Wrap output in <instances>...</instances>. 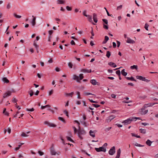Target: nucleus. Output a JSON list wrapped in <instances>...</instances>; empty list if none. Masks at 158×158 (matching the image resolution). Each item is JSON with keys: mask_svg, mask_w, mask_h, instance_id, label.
I'll list each match as a JSON object with an SVG mask.
<instances>
[{"mask_svg": "<svg viewBox=\"0 0 158 158\" xmlns=\"http://www.w3.org/2000/svg\"><path fill=\"white\" fill-rule=\"evenodd\" d=\"M2 81L4 83H8L9 82V80L6 77H4L2 78Z\"/></svg>", "mask_w": 158, "mask_h": 158, "instance_id": "nucleus-20", "label": "nucleus"}, {"mask_svg": "<svg viewBox=\"0 0 158 158\" xmlns=\"http://www.w3.org/2000/svg\"><path fill=\"white\" fill-rule=\"evenodd\" d=\"M26 111H33L34 110V108H32L31 109H26Z\"/></svg>", "mask_w": 158, "mask_h": 158, "instance_id": "nucleus-39", "label": "nucleus"}, {"mask_svg": "<svg viewBox=\"0 0 158 158\" xmlns=\"http://www.w3.org/2000/svg\"><path fill=\"white\" fill-rule=\"evenodd\" d=\"M148 26H149V25L147 23H146L145 24V26H144V28L146 30H147V31L148 30Z\"/></svg>", "mask_w": 158, "mask_h": 158, "instance_id": "nucleus-41", "label": "nucleus"}, {"mask_svg": "<svg viewBox=\"0 0 158 158\" xmlns=\"http://www.w3.org/2000/svg\"><path fill=\"white\" fill-rule=\"evenodd\" d=\"M84 94H85L86 95H93V94H92L91 93H87V92H85V93H84Z\"/></svg>", "mask_w": 158, "mask_h": 158, "instance_id": "nucleus-50", "label": "nucleus"}, {"mask_svg": "<svg viewBox=\"0 0 158 158\" xmlns=\"http://www.w3.org/2000/svg\"><path fill=\"white\" fill-rule=\"evenodd\" d=\"M12 101L14 103H16V104H17L16 103L17 100V99L15 98H13L12 99Z\"/></svg>", "mask_w": 158, "mask_h": 158, "instance_id": "nucleus-43", "label": "nucleus"}, {"mask_svg": "<svg viewBox=\"0 0 158 158\" xmlns=\"http://www.w3.org/2000/svg\"><path fill=\"white\" fill-rule=\"evenodd\" d=\"M126 42L127 43L132 44H134L135 42V41L134 40H131V39H130L128 37L127 38V40L126 41Z\"/></svg>", "mask_w": 158, "mask_h": 158, "instance_id": "nucleus-13", "label": "nucleus"}, {"mask_svg": "<svg viewBox=\"0 0 158 158\" xmlns=\"http://www.w3.org/2000/svg\"><path fill=\"white\" fill-rule=\"evenodd\" d=\"M13 15L15 16V17L16 18L19 19L20 18L22 17V16L21 15H17L15 13H14L13 14Z\"/></svg>", "mask_w": 158, "mask_h": 158, "instance_id": "nucleus-35", "label": "nucleus"}, {"mask_svg": "<svg viewBox=\"0 0 158 158\" xmlns=\"http://www.w3.org/2000/svg\"><path fill=\"white\" fill-rule=\"evenodd\" d=\"M122 5H120L119 6H118L117 7V10H121L122 9Z\"/></svg>", "mask_w": 158, "mask_h": 158, "instance_id": "nucleus-48", "label": "nucleus"}, {"mask_svg": "<svg viewBox=\"0 0 158 158\" xmlns=\"http://www.w3.org/2000/svg\"><path fill=\"white\" fill-rule=\"evenodd\" d=\"M116 42L117 44V47L118 48L120 45V42L118 40L116 41Z\"/></svg>", "mask_w": 158, "mask_h": 158, "instance_id": "nucleus-56", "label": "nucleus"}, {"mask_svg": "<svg viewBox=\"0 0 158 158\" xmlns=\"http://www.w3.org/2000/svg\"><path fill=\"white\" fill-rule=\"evenodd\" d=\"M60 153V152H56L53 149H52L51 150V154L52 155H55L56 154L59 155Z\"/></svg>", "mask_w": 158, "mask_h": 158, "instance_id": "nucleus-11", "label": "nucleus"}, {"mask_svg": "<svg viewBox=\"0 0 158 158\" xmlns=\"http://www.w3.org/2000/svg\"><path fill=\"white\" fill-rule=\"evenodd\" d=\"M65 3L64 0H57V4H64Z\"/></svg>", "mask_w": 158, "mask_h": 158, "instance_id": "nucleus-15", "label": "nucleus"}, {"mask_svg": "<svg viewBox=\"0 0 158 158\" xmlns=\"http://www.w3.org/2000/svg\"><path fill=\"white\" fill-rule=\"evenodd\" d=\"M77 98L78 99H81V98L80 97V92L78 91L77 92Z\"/></svg>", "mask_w": 158, "mask_h": 158, "instance_id": "nucleus-38", "label": "nucleus"}, {"mask_svg": "<svg viewBox=\"0 0 158 158\" xmlns=\"http://www.w3.org/2000/svg\"><path fill=\"white\" fill-rule=\"evenodd\" d=\"M107 145V143H105L102 147H99V152H106V147Z\"/></svg>", "mask_w": 158, "mask_h": 158, "instance_id": "nucleus-2", "label": "nucleus"}, {"mask_svg": "<svg viewBox=\"0 0 158 158\" xmlns=\"http://www.w3.org/2000/svg\"><path fill=\"white\" fill-rule=\"evenodd\" d=\"M44 123L50 127H56V124L47 121H45L44 122Z\"/></svg>", "mask_w": 158, "mask_h": 158, "instance_id": "nucleus-4", "label": "nucleus"}, {"mask_svg": "<svg viewBox=\"0 0 158 158\" xmlns=\"http://www.w3.org/2000/svg\"><path fill=\"white\" fill-rule=\"evenodd\" d=\"M55 20L56 22H57V23H58V22H60V19L59 18H56L55 19Z\"/></svg>", "mask_w": 158, "mask_h": 158, "instance_id": "nucleus-64", "label": "nucleus"}, {"mask_svg": "<svg viewBox=\"0 0 158 158\" xmlns=\"http://www.w3.org/2000/svg\"><path fill=\"white\" fill-rule=\"evenodd\" d=\"M81 71L83 73H91L92 71L91 69H82L81 70Z\"/></svg>", "mask_w": 158, "mask_h": 158, "instance_id": "nucleus-16", "label": "nucleus"}, {"mask_svg": "<svg viewBox=\"0 0 158 158\" xmlns=\"http://www.w3.org/2000/svg\"><path fill=\"white\" fill-rule=\"evenodd\" d=\"M108 64L111 67H113V68H115L117 67L116 64L115 63L112 62H110L108 63Z\"/></svg>", "mask_w": 158, "mask_h": 158, "instance_id": "nucleus-14", "label": "nucleus"}, {"mask_svg": "<svg viewBox=\"0 0 158 158\" xmlns=\"http://www.w3.org/2000/svg\"><path fill=\"white\" fill-rule=\"evenodd\" d=\"M115 117V116L111 115L106 120L107 123L110 122Z\"/></svg>", "mask_w": 158, "mask_h": 158, "instance_id": "nucleus-9", "label": "nucleus"}, {"mask_svg": "<svg viewBox=\"0 0 158 158\" xmlns=\"http://www.w3.org/2000/svg\"><path fill=\"white\" fill-rule=\"evenodd\" d=\"M102 20L103 22V27L105 29L107 30L108 29V27L107 25L108 22V20L104 19H102Z\"/></svg>", "mask_w": 158, "mask_h": 158, "instance_id": "nucleus-3", "label": "nucleus"}, {"mask_svg": "<svg viewBox=\"0 0 158 158\" xmlns=\"http://www.w3.org/2000/svg\"><path fill=\"white\" fill-rule=\"evenodd\" d=\"M152 142L149 139H148L146 142V143L148 146H151Z\"/></svg>", "mask_w": 158, "mask_h": 158, "instance_id": "nucleus-22", "label": "nucleus"}, {"mask_svg": "<svg viewBox=\"0 0 158 158\" xmlns=\"http://www.w3.org/2000/svg\"><path fill=\"white\" fill-rule=\"evenodd\" d=\"M131 134L132 136L135 137L137 138H140V135H136L134 133H131Z\"/></svg>", "mask_w": 158, "mask_h": 158, "instance_id": "nucleus-33", "label": "nucleus"}, {"mask_svg": "<svg viewBox=\"0 0 158 158\" xmlns=\"http://www.w3.org/2000/svg\"><path fill=\"white\" fill-rule=\"evenodd\" d=\"M53 33V31L52 30H49L48 31V33L49 36H50Z\"/></svg>", "mask_w": 158, "mask_h": 158, "instance_id": "nucleus-54", "label": "nucleus"}, {"mask_svg": "<svg viewBox=\"0 0 158 158\" xmlns=\"http://www.w3.org/2000/svg\"><path fill=\"white\" fill-rule=\"evenodd\" d=\"M112 44H113V47L114 48H115L116 47V44L115 42H113L112 43Z\"/></svg>", "mask_w": 158, "mask_h": 158, "instance_id": "nucleus-60", "label": "nucleus"}, {"mask_svg": "<svg viewBox=\"0 0 158 158\" xmlns=\"http://www.w3.org/2000/svg\"><path fill=\"white\" fill-rule=\"evenodd\" d=\"M90 135L92 136V137H95V134L94 133V132L92 130H90L89 132Z\"/></svg>", "mask_w": 158, "mask_h": 158, "instance_id": "nucleus-30", "label": "nucleus"}, {"mask_svg": "<svg viewBox=\"0 0 158 158\" xmlns=\"http://www.w3.org/2000/svg\"><path fill=\"white\" fill-rule=\"evenodd\" d=\"M115 152V146H113L110 149L108 153L110 155H113Z\"/></svg>", "mask_w": 158, "mask_h": 158, "instance_id": "nucleus-6", "label": "nucleus"}, {"mask_svg": "<svg viewBox=\"0 0 158 158\" xmlns=\"http://www.w3.org/2000/svg\"><path fill=\"white\" fill-rule=\"evenodd\" d=\"M110 55H111L110 52L109 51H107L106 52V57L108 58H109Z\"/></svg>", "mask_w": 158, "mask_h": 158, "instance_id": "nucleus-31", "label": "nucleus"}, {"mask_svg": "<svg viewBox=\"0 0 158 158\" xmlns=\"http://www.w3.org/2000/svg\"><path fill=\"white\" fill-rule=\"evenodd\" d=\"M143 77H144L140 76H136V78L137 79L142 81L143 80Z\"/></svg>", "mask_w": 158, "mask_h": 158, "instance_id": "nucleus-29", "label": "nucleus"}, {"mask_svg": "<svg viewBox=\"0 0 158 158\" xmlns=\"http://www.w3.org/2000/svg\"><path fill=\"white\" fill-rule=\"evenodd\" d=\"M74 93L73 92H72L70 93H65L64 95H66V96H71V97H72V95Z\"/></svg>", "mask_w": 158, "mask_h": 158, "instance_id": "nucleus-23", "label": "nucleus"}, {"mask_svg": "<svg viewBox=\"0 0 158 158\" xmlns=\"http://www.w3.org/2000/svg\"><path fill=\"white\" fill-rule=\"evenodd\" d=\"M11 92L10 91H8L3 94V98H6L11 95Z\"/></svg>", "mask_w": 158, "mask_h": 158, "instance_id": "nucleus-8", "label": "nucleus"}, {"mask_svg": "<svg viewBox=\"0 0 158 158\" xmlns=\"http://www.w3.org/2000/svg\"><path fill=\"white\" fill-rule=\"evenodd\" d=\"M33 45L35 46V47L36 48L37 52H38V50L39 49V46L37 44H36L35 42V41H34Z\"/></svg>", "mask_w": 158, "mask_h": 158, "instance_id": "nucleus-21", "label": "nucleus"}, {"mask_svg": "<svg viewBox=\"0 0 158 158\" xmlns=\"http://www.w3.org/2000/svg\"><path fill=\"white\" fill-rule=\"evenodd\" d=\"M116 73L118 76H120L121 75V72L119 70L116 71Z\"/></svg>", "mask_w": 158, "mask_h": 158, "instance_id": "nucleus-44", "label": "nucleus"}, {"mask_svg": "<svg viewBox=\"0 0 158 158\" xmlns=\"http://www.w3.org/2000/svg\"><path fill=\"white\" fill-rule=\"evenodd\" d=\"M121 151L120 148H119L117 151V155H120Z\"/></svg>", "mask_w": 158, "mask_h": 158, "instance_id": "nucleus-40", "label": "nucleus"}, {"mask_svg": "<svg viewBox=\"0 0 158 158\" xmlns=\"http://www.w3.org/2000/svg\"><path fill=\"white\" fill-rule=\"evenodd\" d=\"M157 103H151L144 104L143 107L142 108V110H145V109L148 107L152 106L154 104H157Z\"/></svg>", "mask_w": 158, "mask_h": 158, "instance_id": "nucleus-5", "label": "nucleus"}, {"mask_svg": "<svg viewBox=\"0 0 158 158\" xmlns=\"http://www.w3.org/2000/svg\"><path fill=\"white\" fill-rule=\"evenodd\" d=\"M67 139L71 142H73V140L69 137H67Z\"/></svg>", "mask_w": 158, "mask_h": 158, "instance_id": "nucleus-52", "label": "nucleus"}, {"mask_svg": "<svg viewBox=\"0 0 158 158\" xmlns=\"http://www.w3.org/2000/svg\"><path fill=\"white\" fill-rule=\"evenodd\" d=\"M78 137L80 139H83V138L81 136V135H84L85 134V131L83 129H81L79 128L78 130Z\"/></svg>", "mask_w": 158, "mask_h": 158, "instance_id": "nucleus-1", "label": "nucleus"}, {"mask_svg": "<svg viewBox=\"0 0 158 158\" xmlns=\"http://www.w3.org/2000/svg\"><path fill=\"white\" fill-rule=\"evenodd\" d=\"M111 97L114 98H115L116 97V95L114 94H112L111 95Z\"/></svg>", "mask_w": 158, "mask_h": 158, "instance_id": "nucleus-57", "label": "nucleus"}, {"mask_svg": "<svg viewBox=\"0 0 158 158\" xmlns=\"http://www.w3.org/2000/svg\"><path fill=\"white\" fill-rule=\"evenodd\" d=\"M115 125L117 126L118 127H121L123 126L122 125L118 123L115 124Z\"/></svg>", "mask_w": 158, "mask_h": 158, "instance_id": "nucleus-59", "label": "nucleus"}, {"mask_svg": "<svg viewBox=\"0 0 158 158\" xmlns=\"http://www.w3.org/2000/svg\"><path fill=\"white\" fill-rule=\"evenodd\" d=\"M63 113L65 114L68 117H69V115H68V112L66 110H64L63 111Z\"/></svg>", "mask_w": 158, "mask_h": 158, "instance_id": "nucleus-45", "label": "nucleus"}, {"mask_svg": "<svg viewBox=\"0 0 158 158\" xmlns=\"http://www.w3.org/2000/svg\"><path fill=\"white\" fill-rule=\"evenodd\" d=\"M32 17H33V19L32 20L31 23L32 26H34L36 24V17L34 16L33 15L32 16Z\"/></svg>", "mask_w": 158, "mask_h": 158, "instance_id": "nucleus-10", "label": "nucleus"}, {"mask_svg": "<svg viewBox=\"0 0 158 158\" xmlns=\"http://www.w3.org/2000/svg\"><path fill=\"white\" fill-rule=\"evenodd\" d=\"M125 78L128 80H130L131 81H133L136 82V80L134 79V77L131 76V77H125Z\"/></svg>", "mask_w": 158, "mask_h": 158, "instance_id": "nucleus-17", "label": "nucleus"}, {"mask_svg": "<svg viewBox=\"0 0 158 158\" xmlns=\"http://www.w3.org/2000/svg\"><path fill=\"white\" fill-rule=\"evenodd\" d=\"M134 120L132 118L131 119L130 118H128L127 119L123 121L122 123H124L125 125H127L131 123V121Z\"/></svg>", "mask_w": 158, "mask_h": 158, "instance_id": "nucleus-7", "label": "nucleus"}, {"mask_svg": "<svg viewBox=\"0 0 158 158\" xmlns=\"http://www.w3.org/2000/svg\"><path fill=\"white\" fill-rule=\"evenodd\" d=\"M93 19L95 23H96L97 22L98 19L97 17V15L95 13H94L93 15Z\"/></svg>", "mask_w": 158, "mask_h": 158, "instance_id": "nucleus-18", "label": "nucleus"}, {"mask_svg": "<svg viewBox=\"0 0 158 158\" xmlns=\"http://www.w3.org/2000/svg\"><path fill=\"white\" fill-rule=\"evenodd\" d=\"M86 12L85 10L83 11V15L85 17L87 16L88 15L86 14Z\"/></svg>", "mask_w": 158, "mask_h": 158, "instance_id": "nucleus-55", "label": "nucleus"}, {"mask_svg": "<svg viewBox=\"0 0 158 158\" xmlns=\"http://www.w3.org/2000/svg\"><path fill=\"white\" fill-rule=\"evenodd\" d=\"M10 3H8L6 6V9H9L10 8Z\"/></svg>", "mask_w": 158, "mask_h": 158, "instance_id": "nucleus-42", "label": "nucleus"}, {"mask_svg": "<svg viewBox=\"0 0 158 158\" xmlns=\"http://www.w3.org/2000/svg\"><path fill=\"white\" fill-rule=\"evenodd\" d=\"M141 124L142 125H143L145 126L148 125H149L148 123H141Z\"/></svg>", "mask_w": 158, "mask_h": 158, "instance_id": "nucleus-58", "label": "nucleus"}, {"mask_svg": "<svg viewBox=\"0 0 158 158\" xmlns=\"http://www.w3.org/2000/svg\"><path fill=\"white\" fill-rule=\"evenodd\" d=\"M53 93V90H51L49 92V95H51V94H52Z\"/></svg>", "mask_w": 158, "mask_h": 158, "instance_id": "nucleus-63", "label": "nucleus"}, {"mask_svg": "<svg viewBox=\"0 0 158 158\" xmlns=\"http://www.w3.org/2000/svg\"><path fill=\"white\" fill-rule=\"evenodd\" d=\"M133 144H134L135 146L137 147H143L144 146V145H142L138 143H135V144L133 143Z\"/></svg>", "mask_w": 158, "mask_h": 158, "instance_id": "nucleus-34", "label": "nucleus"}, {"mask_svg": "<svg viewBox=\"0 0 158 158\" xmlns=\"http://www.w3.org/2000/svg\"><path fill=\"white\" fill-rule=\"evenodd\" d=\"M139 131L141 133L145 134L146 133V130L145 129L140 128L139 129Z\"/></svg>", "mask_w": 158, "mask_h": 158, "instance_id": "nucleus-28", "label": "nucleus"}, {"mask_svg": "<svg viewBox=\"0 0 158 158\" xmlns=\"http://www.w3.org/2000/svg\"><path fill=\"white\" fill-rule=\"evenodd\" d=\"M38 153L39 154V155L40 156H42L44 154V153L43 152L40 151H38Z\"/></svg>", "mask_w": 158, "mask_h": 158, "instance_id": "nucleus-47", "label": "nucleus"}, {"mask_svg": "<svg viewBox=\"0 0 158 158\" xmlns=\"http://www.w3.org/2000/svg\"><path fill=\"white\" fill-rule=\"evenodd\" d=\"M21 136L22 137H27L28 136V135H27L25 133H23L21 135Z\"/></svg>", "mask_w": 158, "mask_h": 158, "instance_id": "nucleus-46", "label": "nucleus"}, {"mask_svg": "<svg viewBox=\"0 0 158 158\" xmlns=\"http://www.w3.org/2000/svg\"><path fill=\"white\" fill-rule=\"evenodd\" d=\"M142 110L141 114L143 115H144L147 114L148 112V110H142V108L141 109Z\"/></svg>", "mask_w": 158, "mask_h": 158, "instance_id": "nucleus-27", "label": "nucleus"}, {"mask_svg": "<svg viewBox=\"0 0 158 158\" xmlns=\"http://www.w3.org/2000/svg\"><path fill=\"white\" fill-rule=\"evenodd\" d=\"M86 17H87L88 21L91 23H93L92 16L88 15Z\"/></svg>", "mask_w": 158, "mask_h": 158, "instance_id": "nucleus-19", "label": "nucleus"}, {"mask_svg": "<svg viewBox=\"0 0 158 158\" xmlns=\"http://www.w3.org/2000/svg\"><path fill=\"white\" fill-rule=\"evenodd\" d=\"M30 95V96H32L33 94V91L31 90L30 91L29 93Z\"/></svg>", "mask_w": 158, "mask_h": 158, "instance_id": "nucleus-61", "label": "nucleus"}, {"mask_svg": "<svg viewBox=\"0 0 158 158\" xmlns=\"http://www.w3.org/2000/svg\"><path fill=\"white\" fill-rule=\"evenodd\" d=\"M109 39V37L107 36H105V39L104 40H105V41H107Z\"/></svg>", "mask_w": 158, "mask_h": 158, "instance_id": "nucleus-53", "label": "nucleus"}, {"mask_svg": "<svg viewBox=\"0 0 158 158\" xmlns=\"http://www.w3.org/2000/svg\"><path fill=\"white\" fill-rule=\"evenodd\" d=\"M121 73L122 75L125 77L127 74V73L125 71V69H123L121 71Z\"/></svg>", "mask_w": 158, "mask_h": 158, "instance_id": "nucleus-24", "label": "nucleus"}, {"mask_svg": "<svg viewBox=\"0 0 158 158\" xmlns=\"http://www.w3.org/2000/svg\"><path fill=\"white\" fill-rule=\"evenodd\" d=\"M107 71H108V72L110 73H111L113 72V70H111L110 69H108Z\"/></svg>", "mask_w": 158, "mask_h": 158, "instance_id": "nucleus-62", "label": "nucleus"}, {"mask_svg": "<svg viewBox=\"0 0 158 158\" xmlns=\"http://www.w3.org/2000/svg\"><path fill=\"white\" fill-rule=\"evenodd\" d=\"M66 8L68 10L70 11L72 10V8L71 7H69L68 6H66Z\"/></svg>", "mask_w": 158, "mask_h": 158, "instance_id": "nucleus-51", "label": "nucleus"}, {"mask_svg": "<svg viewBox=\"0 0 158 158\" xmlns=\"http://www.w3.org/2000/svg\"><path fill=\"white\" fill-rule=\"evenodd\" d=\"M78 77L79 81H80L82 80L84 77L83 74L82 73L80 74Z\"/></svg>", "mask_w": 158, "mask_h": 158, "instance_id": "nucleus-32", "label": "nucleus"}, {"mask_svg": "<svg viewBox=\"0 0 158 158\" xmlns=\"http://www.w3.org/2000/svg\"><path fill=\"white\" fill-rule=\"evenodd\" d=\"M58 119L59 120L65 123V121L63 118L61 117H59L58 118Z\"/></svg>", "mask_w": 158, "mask_h": 158, "instance_id": "nucleus-36", "label": "nucleus"}, {"mask_svg": "<svg viewBox=\"0 0 158 158\" xmlns=\"http://www.w3.org/2000/svg\"><path fill=\"white\" fill-rule=\"evenodd\" d=\"M73 80H76V81L77 82L80 83V81H79V77L78 76H77V75H74L73 76Z\"/></svg>", "mask_w": 158, "mask_h": 158, "instance_id": "nucleus-12", "label": "nucleus"}, {"mask_svg": "<svg viewBox=\"0 0 158 158\" xmlns=\"http://www.w3.org/2000/svg\"><path fill=\"white\" fill-rule=\"evenodd\" d=\"M90 82L94 85H96L97 83V81L95 80H91Z\"/></svg>", "mask_w": 158, "mask_h": 158, "instance_id": "nucleus-26", "label": "nucleus"}, {"mask_svg": "<svg viewBox=\"0 0 158 158\" xmlns=\"http://www.w3.org/2000/svg\"><path fill=\"white\" fill-rule=\"evenodd\" d=\"M68 65L70 68L71 69L73 68V65L72 63L70 62L68 63Z\"/></svg>", "mask_w": 158, "mask_h": 158, "instance_id": "nucleus-37", "label": "nucleus"}, {"mask_svg": "<svg viewBox=\"0 0 158 158\" xmlns=\"http://www.w3.org/2000/svg\"><path fill=\"white\" fill-rule=\"evenodd\" d=\"M132 119H134V120L135 121H136L137 119H140V117H134V118H132Z\"/></svg>", "mask_w": 158, "mask_h": 158, "instance_id": "nucleus-49", "label": "nucleus"}, {"mask_svg": "<svg viewBox=\"0 0 158 158\" xmlns=\"http://www.w3.org/2000/svg\"><path fill=\"white\" fill-rule=\"evenodd\" d=\"M130 68L132 69H135L137 70L138 69V66L136 65H134L132 66H131L130 67Z\"/></svg>", "mask_w": 158, "mask_h": 158, "instance_id": "nucleus-25", "label": "nucleus"}]
</instances>
